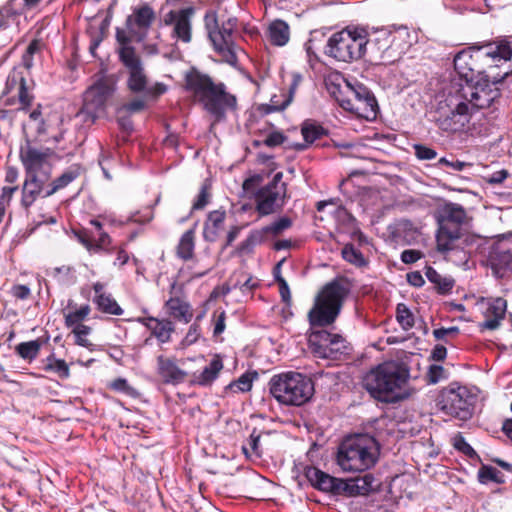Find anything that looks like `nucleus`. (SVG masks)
Segmentation results:
<instances>
[{"instance_id":"1","label":"nucleus","mask_w":512,"mask_h":512,"mask_svg":"<svg viewBox=\"0 0 512 512\" xmlns=\"http://www.w3.org/2000/svg\"><path fill=\"white\" fill-rule=\"evenodd\" d=\"M351 289V281L339 276L328 282L316 297L308 313V319L313 328L309 334L308 343L315 357L336 360L346 353V341L341 335L332 334L323 329L315 330V328L334 323Z\"/></svg>"},{"instance_id":"2","label":"nucleus","mask_w":512,"mask_h":512,"mask_svg":"<svg viewBox=\"0 0 512 512\" xmlns=\"http://www.w3.org/2000/svg\"><path fill=\"white\" fill-rule=\"evenodd\" d=\"M454 69L465 82L485 75L502 82L512 74V42L464 49L455 55Z\"/></svg>"},{"instance_id":"3","label":"nucleus","mask_w":512,"mask_h":512,"mask_svg":"<svg viewBox=\"0 0 512 512\" xmlns=\"http://www.w3.org/2000/svg\"><path fill=\"white\" fill-rule=\"evenodd\" d=\"M408 378L409 370L405 365L388 361L367 373L363 385L373 398L381 402L396 403L408 397Z\"/></svg>"},{"instance_id":"4","label":"nucleus","mask_w":512,"mask_h":512,"mask_svg":"<svg viewBox=\"0 0 512 512\" xmlns=\"http://www.w3.org/2000/svg\"><path fill=\"white\" fill-rule=\"evenodd\" d=\"M185 88L215 118V122L224 120L226 112L236 108V97L226 92L223 83L216 84L208 75L195 69L185 75Z\"/></svg>"},{"instance_id":"5","label":"nucleus","mask_w":512,"mask_h":512,"mask_svg":"<svg viewBox=\"0 0 512 512\" xmlns=\"http://www.w3.org/2000/svg\"><path fill=\"white\" fill-rule=\"evenodd\" d=\"M378 455L376 440L367 434H359L343 440L336 460L344 472H364L376 464Z\"/></svg>"},{"instance_id":"6","label":"nucleus","mask_w":512,"mask_h":512,"mask_svg":"<svg viewBox=\"0 0 512 512\" xmlns=\"http://www.w3.org/2000/svg\"><path fill=\"white\" fill-rule=\"evenodd\" d=\"M268 385L271 395L279 403L289 406L305 404L314 393L312 380L297 372L274 375Z\"/></svg>"},{"instance_id":"7","label":"nucleus","mask_w":512,"mask_h":512,"mask_svg":"<svg viewBox=\"0 0 512 512\" xmlns=\"http://www.w3.org/2000/svg\"><path fill=\"white\" fill-rule=\"evenodd\" d=\"M492 77L482 76L461 86L460 95L463 99L451 110L452 118L466 117L476 109L490 107L499 97L500 90L495 86Z\"/></svg>"},{"instance_id":"8","label":"nucleus","mask_w":512,"mask_h":512,"mask_svg":"<svg viewBox=\"0 0 512 512\" xmlns=\"http://www.w3.org/2000/svg\"><path fill=\"white\" fill-rule=\"evenodd\" d=\"M368 32L361 27H347L334 33L328 40L326 54L338 61L361 59L367 51Z\"/></svg>"},{"instance_id":"9","label":"nucleus","mask_w":512,"mask_h":512,"mask_svg":"<svg viewBox=\"0 0 512 512\" xmlns=\"http://www.w3.org/2000/svg\"><path fill=\"white\" fill-rule=\"evenodd\" d=\"M467 220L465 209L456 203H447L437 214L438 230L436 234L437 250L441 253L453 251L459 247L462 225Z\"/></svg>"},{"instance_id":"10","label":"nucleus","mask_w":512,"mask_h":512,"mask_svg":"<svg viewBox=\"0 0 512 512\" xmlns=\"http://www.w3.org/2000/svg\"><path fill=\"white\" fill-rule=\"evenodd\" d=\"M475 395L468 388L460 386L444 390L439 398L438 406L445 414L461 421L472 416Z\"/></svg>"},{"instance_id":"11","label":"nucleus","mask_w":512,"mask_h":512,"mask_svg":"<svg viewBox=\"0 0 512 512\" xmlns=\"http://www.w3.org/2000/svg\"><path fill=\"white\" fill-rule=\"evenodd\" d=\"M396 36L390 30L381 28L368 33L367 51L382 63H393L401 56L400 45L395 43Z\"/></svg>"},{"instance_id":"12","label":"nucleus","mask_w":512,"mask_h":512,"mask_svg":"<svg viewBox=\"0 0 512 512\" xmlns=\"http://www.w3.org/2000/svg\"><path fill=\"white\" fill-rule=\"evenodd\" d=\"M51 149H37L30 145L22 147L20 150V159L25 168L26 176H35L38 179L49 181L52 173Z\"/></svg>"},{"instance_id":"13","label":"nucleus","mask_w":512,"mask_h":512,"mask_svg":"<svg viewBox=\"0 0 512 512\" xmlns=\"http://www.w3.org/2000/svg\"><path fill=\"white\" fill-rule=\"evenodd\" d=\"M283 173L277 172L270 183L262 187L257 195V211L260 215H269L282 208L286 197V184Z\"/></svg>"},{"instance_id":"14","label":"nucleus","mask_w":512,"mask_h":512,"mask_svg":"<svg viewBox=\"0 0 512 512\" xmlns=\"http://www.w3.org/2000/svg\"><path fill=\"white\" fill-rule=\"evenodd\" d=\"M115 88L113 83L106 79L99 80L84 94L82 112L93 120L104 114L106 105Z\"/></svg>"},{"instance_id":"15","label":"nucleus","mask_w":512,"mask_h":512,"mask_svg":"<svg viewBox=\"0 0 512 512\" xmlns=\"http://www.w3.org/2000/svg\"><path fill=\"white\" fill-rule=\"evenodd\" d=\"M119 57L124 66L128 69L129 76L127 86L133 93H144L147 91L148 78L144 71L142 62L133 47H124L119 52Z\"/></svg>"},{"instance_id":"16","label":"nucleus","mask_w":512,"mask_h":512,"mask_svg":"<svg viewBox=\"0 0 512 512\" xmlns=\"http://www.w3.org/2000/svg\"><path fill=\"white\" fill-rule=\"evenodd\" d=\"M351 96L341 100V106L361 117L369 118L375 116L377 109V101L368 88L357 84L350 86Z\"/></svg>"},{"instance_id":"17","label":"nucleus","mask_w":512,"mask_h":512,"mask_svg":"<svg viewBox=\"0 0 512 512\" xmlns=\"http://www.w3.org/2000/svg\"><path fill=\"white\" fill-rule=\"evenodd\" d=\"M213 26L207 23L208 35L213 43L214 49L223 57L225 62L230 65L237 63L235 44L232 40V31L224 26L218 27L216 18L213 19Z\"/></svg>"},{"instance_id":"18","label":"nucleus","mask_w":512,"mask_h":512,"mask_svg":"<svg viewBox=\"0 0 512 512\" xmlns=\"http://www.w3.org/2000/svg\"><path fill=\"white\" fill-rule=\"evenodd\" d=\"M194 8L188 7L178 11H170L165 17V23L173 26L172 36L184 43L192 39L191 19L194 15Z\"/></svg>"},{"instance_id":"19","label":"nucleus","mask_w":512,"mask_h":512,"mask_svg":"<svg viewBox=\"0 0 512 512\" xmlns=\"http://www.w3.org/2000/svg\"><path fill=\"white\" fill-rule=\"evenodd\" d=\"M482 305L485 320L479 324L480 330L493 331L498 329L502 320L505 318L507 301L501 297L490 298L483 302Z\"/></svg>"},{"instance_id":"20","label":"nucleus","mask_w":512,"mask_h":512,"mask_svg":"<svg viewBox=\"0 0 512 512\" xmlns=\"http://www.w3.org/2000/svg\"><path fill=\"white\" fill-rule=\"evenodd\" d=\"M154 18V11L149 5L145 4L136 8L133 14L130 15L126 21L129 33L138 41H141L145 37Z\"/></svg>"},{"instance_id":"21","label":"nucleus","mask_w":512,"mask_h":512,"mask_svg":"<svg viewBox=\"0 0 512 512\" xmlns=\"http://www.w3.org/2000/svg\"><path fill=\"white\" fill-rule=\"evenodd\" d=\"M306 477L316 489L333 495H342L343 479L333 477L315 467L306 470Z\"/></svg>"},{"instance_id":"22","label":"nucleus","mask_w":512,"mask_h":512,"mask_svg":"<svg viewBox=\"0 0 512 512\" xmlns=\"http://www.w3.org/2000/svg\"><path fill=\"white\" fill-rule=\"evenodd\" d=\"M380 486L379 481L371 473L361 477L343 481L342 495L348 497L364 496L376 491Z\"/></svg>"},{"instance_id":"23","label":"nucleus","mask_w":512,"mask_h":512,"mask_svg":"<svg viewBox=\"0 0 512 512\" xmlns=\"http://www.w3.org/2000/svg\"><path fill=\"white\" fill-rule=\"evenodd\" d=\"M158 374L166 384L177 385L186 380L187 372L181 369L174 358L157 357Z\"/></svg>"},{"instance_id":"24","label":"nucleus","mask_w":512,"mask_h":512,"mask_svg":"<svg viewBox=\"0 0 512 512\" xmlns=\"http://www.w3.org/2000/svg\"><path fill=\"white\" fill-rule=\"evenodd\" d=\"M226 212L223 210L211 211L204 222L203 238L208 242H214L224 229Z\"/></svg>"},{"instance_id":"25","label":"nucleus","mask_w":512,"mask_h":512,"mask_svg":"<svg viewBox=\"0 0 512 512\" xmlns=\"http://www.w3.org/2000/svg\"><path fill=\"white\" fill-rule=\"evenodd\" d=\"M48 181L38 179L35 176L25 178L22 187L21 204L25 209H28L37 199V197L44 191V186Z\"/></svg>"},{"instance_id":"26","label":"nucleus","mask_w":512,"mask_h":512,"mask_svg":"<svg viewBox=\"0 0 512 512\" xmlns=\"http://www.w3.org/2000/svg\"><path fill=\"white\" fill-rule=\"evenodd\" d=\"M267 38L274 46H285L290 39L289 25L281 19L273 20L267 27Z\"/></svg>"},{"instance_id":"27","label":"nucleus","mask_w":512,"mask_h":512,"mask_svg":"<svg viewBox=\"0 0 512 512\" xmlns=\"http://www.w3.org/2000/svg\"><path fill=\"white\" fill-rule=\"evenodd\" d=\"M103 289V283L97 282L93 285V290L96 294L95 302L98 308L104 313L121 315L123 313L122 308L110 294L104 293Z\"/></svg>"},{"instance_id":"28","label":"nucleus","mask_w":512,"mask_h":512,"mask_svg":"<svg viewBox=\"0 0 512 512\" xmlns=\"http://www.w3.org/2000/svg\"><path fill=\"white\" fill-rule=\"evenodd\" d=\"M165 306L172 317L184 323L190 322L193 317L190 305L179 297H171Z\"/></svg>"},{"instance_id":"29","label":"nucleus","mask_w":512,"mask_h":512,"mask_svg":"<svg viewBox=\"0 0 512 512\" xmlns=\"http://www.w3.org/2000/svg\"><path fill=\"white\" fill-rule=\"evenodd\" d=\"M511 260V251L502 245H497L496 247L493 248V250L490 253V262L492 268L494 272L498 275H504L505 268H507Z\"/></svg>"},{"instance_id":"30","label":"nucleus","mask_w":512,"mask_h":512,"mask_svg":"<svg viewBox=\"0 0 512 512\" xmlns=\"http://www.w3.org/2000/svg\"><path fill=\"white\" fill-rule=\"evenodd\" d=\"M222 369V360L218 355H215L209 365L199 375L195 376V382L201 386L211 385Z\"/></svg>"},{"instance_id":"31","label":"nucleus","mask_w":512,"mask_h":512,"mask_svg":"<svg viewBox=\"0 0 512 512\" xmlns=\"http://www.w3.org/2000/svg\"><path fill=\"white\" fill-rule=\"evenodd\" d=\"M195 247V231L187 230L180 238L177 246V256L185 261L192 259Z\"/></svg>"},{"instance_id":"32","label":"nucleus","mask_w":512,"mask_h":512,"mask_svg":"<svg viewBox=\"0 0 512 512\" xmlns=\"http://www.w3.org/2000/svg\"><path fill=\"white\" fill-rule=\"evenodd\" d=\"M425 275L441 294L449 293L454 286V280L451 277L442 276L432 267H427Z\"/></svg>"},{"instance_id":"33","label":"nucleus","mask_w":512,"mask_h":512,"mask_svg":"<svg viewBox=\"0 0 512 512\" xmlns=\"http://www.w3.org/2000/svg\"><path fill=\"white\" fill-rule=\"evenodd\" d=\"M301 132L305 143H297L293 146L298 151L305 150L308 144H311L318 139L323 134V129L314 124H304Z\"/></svg>"},{"instance_id":"34","label":"nucleus","mask_w":512,"mask_h":512,"mask_svg":"<svg viewBox=\"0 0 512 512\" xmlns=\"http://www.w3.org/2000/svg\"><path fill=\"white\" fill-rule=\"evenodd\" d=\"M174 329V325L170 320L162 319L156 322L152 335L155 336L160 343H167L170 341Z\"/></svg>"},{"instance_id":"35","label":"nucleus","mask_w":512,"mask_h":512,"mask_svg":"<svg viewBox=\"0 0 512 512\" xmlns=\"http://www.w3.org/2000/svg\"><path fill=\"white\" fill-rule=\"evenodd\" d=\"M301 80H302L301 75L293 74L292 81H291V84H290L289 90H288V96L281 104H278V102L275 100L276 96H273L271 99V103H272L271 109H269V111L285 109L292 102L294 94H295L298 86L300 85Z\"/></svg>"},{"instance_id":"36","label":"nucleus","mask_w":512,"mask_h":512,"mask_svg":"<svg viewBox=\"0 0 512 512\" xmlns=\"http://www.w3.org/2000/svg\"><path fill=\"white\" fill-rule=\"evenodd\" d=\"M40 348L41 343L39 340H32L18 344L16 346V352L23 359L33 360L38 356Z\"/></svg>"},{"instance_id":"37","label":"nucleus","mask_w":512,"mask_h":512,"mask_svg":"<svg viewBox=\"0 0 512 512\" xmlns=\"http://www.w3.org/2000/svg\"><path fill=\"white\" fill-rule=\"evenodd\" d=\"M77 176L78 173L72 170L64 172L60 177L52 182L51 188L45 192L44 197H49L56 193L58 190L65 188L73 180H75Z\"/></svg>"},{"instance_id":"38","label":"nucleus","mask_w":512,"mask_h":512,"mask_svg":"<svg viewBox=\"0 0 512 512\" xmlns=\"http://www.w3.org/2000/svg\"><path fill=\"white\" fill-rule=\"evenodd\" d=\"M478 479L481 483L492 481L501 484L504 482L503 474L492 466H482L478 471Z\"/></svg>"},{"instance_id":"39","label":"nucleus","mask_w":512,"mask_h":512,"mask_svg":"<svg viewBox=\"0 0 512 512\" xmlns=\"http://www.w3.org/2000/svg\"><path fill=\"white\" fill-rule=\"evenodd\" d=\"M90 306L83 305L79 309L69 312L65 315V324L67 327L82 325L81 322L89 315Z\"/></svg>"},{"instance_id":"40","label":"nucleus","mask_w":512,"mask_h":512,"mask_svg":"<svg viewBox=\"0 0 512 512\" xmlns=\"http://www.w3.org/2000/svg\"><path fill=\"white\" fill-rule=\"evenodd\" d=\"M48 363L45 366L46 371H54L62 379H67L70 376V369L67 363L62 359H55L49 357Z\"/></svg>"},{"instance_id":"41","label":"nucleus","mask_w":512,"mask_h":512,"mask_svg":"<svg viewBox=\"0 0 512 512\" xmlns=\"http://www.w3.org/2000/svg\"><path fill=\"white\" fill-rule=\"evenodd\" d=\"M396 318L403 329L408 330L414 326V317L403 303L397 305Z\"/></svg>"},{"instance_id":"42","label":"nucleus","mask_w":512,"mask_h":512,"mask_svg":"<svg viewBox=\"0 0 512 512\" xmlns=\"http://www.w3.org/2000/svg\"><path fill=\"white\" fill-rule=\"evenodd\" d=\"M342 257L349 263L354 264L356 266L365 265V259L362 253L355 249L352 244H347L342 249Z\"/></svg>"},{"instance_id":"43","label":"nucleus","mask_w":512,"mask_h":512,"mask_svg":"<svg viewBox=\"0 0 512 512\" xmlns=\"http://www.w3.org/2000/svg\"><path fill=\"white\" fill-rule=\"evenodd\" d=\"M40 42L38 40H33L27 47L25 53L22 56V65L23 68L29 71L33 66V55L39 51Z\"/></svg>"},{"instance_id":"44","label":"nucleus","mask_w":512,"mask_h":512,"mask_svg":"<svg viewBox=\"0 0 512 512\" xmlns=\"http://www.w3.org/2000/svg\"><path fill=\"white\" fill-rule=\"evenodd\" d=\"M211 193H210V185L204 183L200 189V192L195 200L192 209L193 210H201L203 209L210 201Z\"/></svg>"},{"instance_id":"45","label":"nucleus","mask_w":512,"mask_h":512,"mask_svg":"<svg viewBox=\"0 0 512 512\" xmlns=\"http://www.w3.org/2000/svg\"><path fill=\"white\" fill-rule=\"evenodd\" d=\"M73 333L76 337V343L83 347H89L92 344L90 341L86 338V336L90 333L91 329L89 326L86 325H76L73 327Z\"/></svg>"},{"instance_id":"46","label":"nucleus","mask_w":512,"mask_h":512,"mask_svg":"<svg viewBox=\"0 0 512 512\" xmlns=\"http://www.w3.org/2000/svg\"><path fill=\"white\" fill-rule=\"evenodd\" d=\"M292 225V221L288 217H282L274 223L266 226L264 228V232L271 233L273 235H278L283 230L289 228Z\"/></svg>"},{"instance_id":"47","label":"nucleus","mask_w":512,"mask_h":512,"mask_svg":"<svg viewBox=\"0 0 512 512\" xmlns=\"http://www.w3.org/2000/svg\"><path fill=\"white\" fill-rule=\"evenodd\" d=\"M78 240L80 243L89 251V252H95L94 247V241H95V234L93 231H79L76 234Z\"/></svg>"},{"instance_id":"48","label":"nucleus","mask_w":512,"mask_h":512,"mask_svg":"<svg viewBox=\"0 0 512 512\" xmlns=\"http://www.w3.org/2000/svg\"><path fill=\"white\" fill-rule=\"evenodd\" d=\"M413 148L416 157L420 160H432L435 159L437 156V152L434 149L427 147L425 145L415 144Z\"/></svg>"},{"instance_id":"49","label":"nucleus","mask_w":512,"mask_h":512,"mask_svg":"<svg viewBox=\"0 0 512 512\" xmlns=\"http://www.w3.org/2000/svg\"><path fill=\"white\" fill-rule=\"evenodd\" d=\"M26 79L23 71L15 68L8 76L7 78V88L9 90H12L14 88H17L24 82Z\"/></svg>"},{"instance_id":"50","label":"nucleus","mask_w":512,"mask_h":512,"mask_svg":"<svg viewBox=\"0 0 512 512\" xmlns=\"http://www.w3.org/2000/svg\"><path fill=\"white\" fill-rule=\"evenodd\" d=\"M30 90L31 85L28 84L27 79L18 87L19 101L25 106H29L33 100Z\"/></svg>"},{"instance_id":"51","label":"nucleus","mask_w":512,"mask_h":512,"mask_svg":"<svg viewBox=\"0 0 512 512\" xmlns=\"http://www.w3.org/2000/svg\"><path fill=\"white\" fill-rule=\"evenodd\" d=\"M231 389H237V391L246 392L252 387V379L248 374H243L239 379L229 385Z\"/></svg>"},{"instance_id":"52","label":"nucleus","mask_w":512,"mask_h":512,"mask_svg":"<svg viewBox=\"0 0 512 512\" xmlns=\"http://www.w3.org/2000/svg\"><path fill=\"white\" fill-rule=\"evenodd\" d=\"M145 101L143 99H134L133 101L123 105L119 112L137 113L145 108Z\"/></svg>"},{"instance_id":"53","label":"nucleus","mask_w":512,"mask_h":512,"mask_svg":"<svg viewBox=\"0 0 512 512\" xmlns=\"http://www.w3.org/2000/svg\"><path fill=\"white\" fill-rule=\"evenodd\" d=\"M275 278H276L277 283L279 284V292H280L282 300L285 303H289L291 300V294H290V289H289L288 283L286 282V280L284 278H282L279 275L278 272L275 273Z\"/></svg>"},{"instance_id":"54","label":"nucleus","mask_w":512,"mask_h":512,"mask_svg":"<svg viewBox=\"0 0 512 512\" xmlns=\"http://www.w3.org/2000/svg\"><path fill=\"white\" fill-rule=\"evenodd\" d=\"M73 272V267L63 265L53 269V276L58 278L59 281H67L72 277Z\"/></svg>"},{"instance_id":"55","label":"nucleus","mask_w":512,"mask_h":512,"mask_svg":"<svg viewBox=\"0 0 512 512\" xmlns=\"http://www.w3.org/2000/svg\"><path fill=\"white\" fill-rule=\"evenodd\" d=\"M200 336V327L197 324H192L189 327V330L186 334V336L183 339V345L190 346L194 344Z\"/></svg>"},{"instance_id":"56","label":"nucleus","mask_w":512,"mask_h":512,"mask_svg":"<svg viewBox=\"0 0 512 512\" xmlns=\"http://www.w3.org/2000/svg\"><path fill=\"white\" fill-rule=\"evenodd\" d=\"M11 295L18 300H26L31 295V290L26 285H14L10 290Z\"/></svg>"},{"instance_id":"57","label":"nucleus","mask_w":512,"mask_h":512,"mask_svg":"<svg viewBox=\"0 0 512 512\" xmlns=\"http://www.w3.org/2000/svg\"><path fill=\"white\" fill-rule=\"evenodd\" d=\"M286 137L279 131L271 132L266 139L264 140V144L269 147H276L284 143Z\"/></svg>"},{"instance_id":"58","label":"nucleus","mask_w":512,"mask_h":512,"mask_svg":"<svg viewBox=\"0 0 512 512\" xmlns=\"http://www.w3.org/2000/svg\"><path fill=\"white\" fill-rule=\"evenodd\" d=\"M459 333L458 327H449V328H438L433 331V336L437 340H444L448 336H455Z\"/></svg>"},{"instance_id":"59","label":"nucleus","mask_w":512,"mask_h":512,"mask_svg":"<svg viewBox=\"0 0 512 512\" xmlns=\"http://www.w3.org/2000/svg\"><path fill=\"white\" fill-rule=\"evenodd\" d=\"M109 387L111 389H113L114 391L123 392V393H128L130 390V386H129L127 380L124 378H117V379L113 380L109 384Z\"/></svg>"},{"instance_id":"60","label":"nucleus","mask_w":512,"mask_h":512,"mask_svg":"<svg viewBox=\"0 0 512 512\" xmlns=\"http://www.w3.org/2000/svg\"><path fill=\"white\" fill-rule=\"evenodd\" d=\"M421 258V252L417 250H404L401 254V260L406 264L415 263Z\"/></svg>"},{"instance_id":"61","label":"nucleus","mask_w":512,"mask_h":512,"mask_svg":"<svg viewBox=\"0 0 512 512\" xmlns=\"http://www.w3.org/2000/svg\"><path fill=\"white\" fill-rule=\"evenodd\" d=\"M97 234L98 239L94 241L95 252L105 248L110 243V237L107 233L100 231Z\"/></svg>"},{"instance_id":"62","label":"nucleus","mask_w":512,"mask_h":512,"mask_svg":"<svg viewBox=\"0 0 512 512\" xmlns=\"http://www.w3.org/2000/svg\"><path fill=\"white\" fill-rule=\"evenodd\" d=\"M508 177V171L507 170H499L491 174L487 178V182L490 184H500L502 183L506 178Z\"/></svg>"},{"instance_id":"63","label":"nucleus","mask_w":512,"mask_h":512,"mask_svg":"<svg viewBox=\"0 0 512 512\" xmlns=\"http://www.w3.org/2000/svg\"><path fill=\"white\" fill-rule=\"evenodd\" d=\"M443 368L438 365H432L429 368V379L431 383H437L443 374Z\"/></svg>"},{"instance_id":"64","label":"nucleus","mask_w":512,"mask_h":512,"mask_svg":"<svg viewBox=\"0 0 512 512\" xmlns=\"http://www.w3.org/2000/svg\"><path fill=\"white\" fill-rule=\"evenodd\" d=\"M258 286V281L249 277L244 283L240 285V290L243 294L251 293Z\"/></svg>"}]
</instances>
